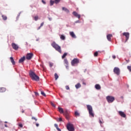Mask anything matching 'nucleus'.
Returning a JSON list of instances; mask_svg holds the SVG:
<instances>
[{"label":"nucleus","instance_id":"obj_1","mask_svg":"<svg viewBox=\"0 0 131 131\" xmlns=\"http://www.w3.org/2000/svg\"><path fill=\"white\" fill-rule=\"evenodd\" d=\"M29 75H30L32 80H35V81H39V77L37 75L35 74L34 72L30 70L29 73Z\"/></svg>","mask_w":131,"mask_h":131},{"label":"nucleus","instance_id":"obj_2","mask_svg":"<svg viewBox=\"0 0 131 131\" xmlns=\"http://www.w3.org/2000/svg\"><path fill=\"white\" fill-rule=\"evenodd\" d=\"M51 46H52V47H53L54 48V49H55V50H56V51H57L60 54L62 53V51L61 50V46H59V45L57 44L56 43V42L53 41L51 43Z\"/></svg>","mask_w":131,"mask_h":131},{"label":"nucleus","instance_id":"obj_3","mask_svg":"<svg viewBox=\"0 0 131 131\" xmlns=\"http://www.w3.org/2000/svg\"><path fill=\"white\" fill-rule=\"evenodd\" d=\"M87 109L89 111L90 116L94 117L95 116V114L93 112V107H92V105H88Z\"/></svg>","mask_w":131,"mask_h":131},{"label":"nucleus","instance_id":"obj_4","mask_svg":"<svg viewBox=\"0 0 131 131\" xmlns=\"http://www.w3.org/2000/svg\"><path fill=\"white\" fill-rule=\"evenodd\" d=\"M106 99L108 102L111 103L114 101L115 98L114 96H112L111 95H108V96L106 97Z\"/></svg>","mask_w":131,"mask_h":131},{"label":"nucleus","instance_id":"obj_5","mask_svg":"<svg viewBox=\"0 0 131 131\" xmlns=\"http://www.w3.org/2000/svg\"><path fill=\"white\" fill-rule=\"evenodd\" d=\"M67 128L68 130H69V131H74L75 130L74 127H73V125L71 124H68L67 125Z\"/></svg>","mask_w":131,"mask_h":131},{"label":"nucleus","instance_id":"obj_6","mask_svg":"<svg viewBox=\"0 0 131 131\" xmlns=\"http://www.w3.org/2000/svg\"><path fill=\"white\" fill-rule=\"evenodd\" d=\"M79 63V60L77 58H74L71 61L72 66H74L75 64H78Z\"/></svg>","mask_w":131,"mask_h":131},{"label":"nucleus","instance_id":"obj_7","mask_svg":"<svg viewBox=\"0 0 131 131\" xmlns=\"http://www.w3.org/2000/svg\"><path fill=\"white\" fill-rule=\"evenodd\" d=\"M123 36H125L126 37L125 42H127L129 38L130 34L128 32H124L123 33Z\"/></svg>","mask_w":131,"mask_h":131},{"label":"nucleus","instance_id":"obj_8","mask_svg":"<svg viewBox=\"0 0 131 131\" xmlns=\"http://www.w3.org/2000/svg\"><path fill=\"white\" fill-rule=\"evenodd\" d=\"M33 57V53H29L27 54L26 58L27 60H31Z\"/></svg>","mask_w":131,"mask_h":131},{"label":"nucleus","instance_id":"obj_9","mask_svg":"<svg viewBox=\"0 0 131 131\" xmlns=\"http://www.w3.org/2000/svg\"><path fill=\"white\" fill-rule=\"evenodd\" d=\"M114 72L115 74H116V75H119L120 74V70L119 68L115 67L114 69Z\"/></svg>","mask_w":131,"mask_h":131},{"label":"nucleus","instance_id":"obj_10","mask_svg":"<svg viewBox=\"0 0 131 131\" xmlns=\"http://www.w3.org/2000/svg\"><path fill=\"white\" fill-rule=\"evenodd\" d=\"M62 114H63L64 116H65L67 119H69V114L68 113V110H66L65 112L63 111V113H62Z\"/></svg>","mask_w":131,"mask_h":131},{"label":"nucleus","instance_id":"obj_11","mask_svg":"<svg viewBox=\"0 0 131 131\" xmlns=\"http://www.w3.org/2000/svg\"><path fill=\"white\" fill-rule=\"evenodd\" d=\"M72 14L76 17V18H78V19H80V14H78L76 11H74L72 13Z\"/></svg>","mask_w":131,"mask_h":131},{"label":"nucleus","instance_id":"obj_12","mask_svg":"<svg viewBox=\"0 0 131 131\" xmlns=\"http://www.w3.org/2000/svg\"><path fill=\"white\" fill-rule=\"evenodd\" d=\"M12 47L13 50H15V51H17V50H18L19 49V46L15 43H12Z\"/></svg>","mask_w":131,"mask_h":131},{"label":"nucleus","instance_id":"obj_13","mask_svg":"<svg viewBox=\"0 0 131 131\" xmlns=\"http://www.w3.org/2000/svg\"><path fill=\"white\" fill-rule=\"evenodd\" d=\"M119 114L121 116L123 117V118H125L126 117V114L124 113V112H122V111H119L118 112Z\"/></svg>","mask_w":131,"mask_h":131},{"label":"nucleus","instance_id":"obj_14","mask_svg":"<svg viewBox=\"0 0 131 131\" xmlns=\"http://www.w3.org/2000/svg\"><path fill=\"white\" fill-rule=\"evenodd\" d=\"M70 35H71L73 38H76V35H75L74 32L73 31L70 32Z\"/></svg>","mask_w":131,"mask_h":131},{"label":"nucleus","instance_id":"obj_15","mask_svg":"<svg viewBox=\"0 0 131 131\" xmlns=\"http://www.w3.org/2000/svg\"><path fill=\"white\" fill-rule=\"evenodd\" d=\"M25 59H26V57L25 56L22 57L18 61L19 63H23L25 61Z\"/></svg>","mask_w":131,"mask_h":131},{"label":"nucleus","instance_id":"obj_16","mask_svg":"<svg viewBox=\"0 0 131 131\" xmlns=\"http://www.w3.org/2000/svg\"><path fill=\"white\" fill-rule=\"evenodd\" d=\"M111 37H113V35L112 34H108L107 35L106 37L108 41H111Z\"/></svg>","mask_w":131,"mask_h":131},{"label":"nucleus","instance_id":"obj_17","mask_svg":"<svg viewBox=\"0 0 131 131\" xmlns=\"http://www.w3.org/2000/svg\"><path fill=\"white\" fill-rule=\"evenodd\" d=\"M62 11H64L66 13H67V14H69V13H70V11H69V10L65 7H62Z\"/></svg>","mask_w":131,"mask_h":131},{"label":"nucleus","instance_id":"obj_18","mask_svg":"<svg viewBox=\"0 0 131 131\" xmlns=\"http://www.w3.org/2000/svg\"><path fill=\"white\" fill-rule=\"evenodd\" d=\"M10 59L12 65H15L16 64V62H15V60H14V58H13V57H11Z\"/></svg>","mask_w":131,"mask_h":131},{"label":"nucleus","instance_id":"obj_19","mask_svg":"<svg viewBox=\"0 0 131 131\" xmlns=\"http://www.w3.org/2000/svg\"><path fill=\"white\" fill-rule=\"evenodd\" d=\"M58 110L59 112H60V113H64V110H63V108H62V107L58 106Z\"/></svg>","mask_w":131,"mask_h":131},{"label":"nucleus","instance_id":"obj_20","mask_svg":"<svg viewBox=\"0 0 131 131\" xmlns=\"http://www.w3.org/2000/svg\"><path fill=\"white\" fill-rule=\"evenodd\" d=\"M75 88L77 90H78V89H80V88H81V84H80V83H78L77 84H76Z\"/></svg>","mask_w":131,"mask_h":131},{"label":"nucleus","instance_id":"obj_21","mask_svg":"<svg viewBox=\"0 0 131 131\" xmlns=\"http://www.w3.org/2000/svg\"><path fill=\"white\" fill-rule=\"evenodd\" d=\"M95 88L96 89H97L98 90H99L100 89H101V87L100 85H99V84H96Z\"/></svg>","mask_w":131,"mask_h":131},{"label":"nucleus","instance_id":"obj_22","mask_svg":"<svg viewBox=\"0 0 131 131\" xmlns=\"http://www.w3.org/2000/svg\"><path fill=\"white\" fill-rule=\"evenodd\" d=\"M4 92H6V88H0V93H4Z\"/></svg>","mask_w":131,"mask_h":131},{"label":"nucleus","instance_id":"obj_23","mask_svg":"<svg viewBox=\"0 0 131 131\" xmlns=\"http://www.w3.org/2000/svg\"><path fill=\"white\" fill-rule=\"evenodd\" d=\"M66 38V37H65V35H60V39H62V40H65Z\"/></svg>","mask_w":131,"mask_h":131},{"label":"nucleus","instance_id":"obj_24","mask_svg":"<svg viewBox=\"0 0 131 131\" xmlns=\"http://www.w3.org/2000/svg\"><path fill=\"white\" fill-rule=\"evenodd\" d=\"M54 126L55 127H56V129L58 130V131H61V129H60L58 126V125L57 124H54Z\"/></svg>","mask_w":131,"mask_h":131},{"label":"nucleus","instance_id":"obj_25","mask_svg":"<svg viewBox=\"0 0 131 131\" xmlns=\"http://www.w3.org/2000/svg\"><path fill=\"white\" fill-rule=\"evenodd\" d=\"M67 55H68V53H67V52H65L62 56H61L62 59H64V58L66 57V56H67Z\"/></svg>","mask_w":131,"mask_h":131},{"label":"nucleus","instance_id":"obj_26","mask_svg":"<svg viewBox=\"0 0 131 131\" xmlns=\"http://www.w3.org/2000/svg\"><path fill=\"white\" fill-rule=\"evenodd\" d=\"M63 62L66 65H69V63L68 62V60H67V59L65 58L63 60Z\"/></svg>","mask_w":131,"mask_h":131},{"label":"nucleus","instance_id":"obj_27","mask_svg":"<svg viewBox=\"0 0 131 131\" xmlns=\"http://www.w3.org/2000/svg\"><path fill=\"white\" fill-rule=\"evenodd\" d=\"M55 4V1H53V0H50V6H53V5H54Z\"/></svg>","mask_w":131,"mask_h":131},{"label":"nucleus","instance_id":"obj_28","mask_svg":"<svg viewBox=\"0 0 131 131\" xmlns=\"http://www.w3.org/2000/svg\"><path fill=\"white\" fill-rule=\"evenodd\" d=\"M2 17L3 19V20H4L5 21H6V20H7V19H8V17H7V16H5L4 15H2Z\"/></svg>","mask_w":131,"mask_h":131},{"label":"nucleus","instance_id":"obj_29","mask_svg":"<svg viewBox=\"0 0 131 131\" xmlns=\"http://www.w3.org/2000/svg\"><path fill=\"white\" fill-rule=\"evenodd\" d=\"M54 76H55V80H57V79L59 78V76H58V74L57 73H55Z\"/></svg>","mask_w":131,"mask_h":131},{"label":"nucleus","instance_id":"obj_30","mask_svg":"<svg viewBox=\"0 0 131 131\" xmlns=\"http://www.w3.org/2000/svg\"><path fill=\"white\" fill-rule=\"evenodd\" d=\"M54 2H55V4L57 5L59 4L60 2H61V0H54Z\"/></svg>","mask_w":131,"mask_h":131},{"label":"nucleus","instance_id":"obj_31","mask_svg":"<svg viewBox=\"0 0 131 131\" xmlns=\"http://www.w3.org/2000/svg\"><path fill=\"white\" fill-rule=\"evenodd\" d=\"M41 95H42V96H43V97H46V93H45V92L43 91H41Z\"/></svg>","mask_w":131,"mask_h":131},{"label":"nucleus","instance_id":"obj_32","mask_svg":"<svg viewBox=\"0 0 131 131\" xmlns=\"http://www.w3.org/2000/svg\"><path fill=\"white\" fill-rule=\"evenodd\" d=\"M50 104L52 106V107H54V108H56V105H55V104H54V103H53L52 102H51Z\"/></svg>","mask_w":131,"mask_h":131},{"label":"nucleus","instance_id":"obj_33","mask_svg":"<svg viewBox=\"0 0 131 131\" xmlns=\"http://www.w3.org/2000/svg\"><path fill=\"white\" fill-rule=\"evenodd\" d=\"M75 116H79V113L77 111H76L75 112Z\"/></svg>","mask_w":131,"mask_h":131},{"label":"nucleus","instance_id":"obj_34","mask_svg":"<svg viewBox=\"0 0 131 131\" xmlns=\"http://www.w3.org/2000/svg\"><path fill=\"white\" fill-rule=\"evenodd\" d=\"M98 55V51H96L94 52V56L97 57Z\"/></svg>","mask_w":131,"mask_h":131},{"label":"nucleus","instance_id":"obj_35","mask_svg":"<svg viewBox=\"0 0 131 131\" xmlns=\"http://www.w3.org/2000/svg\"><path fill=\"white\" fill-rule=\"evenodd\" d=\"M49 66L50 67H53L54 66V63L51 62H49Z\"/></svg>","mask_w":131,"mask_h":131},{"label":"nucleus","instance_id":"obj_36","mask_svg":"<svg viewBox=\"0 0 131 131\" xmlns=\"http://www.w3.org/2000/svg\"><path fill=\"white\" fill-rule=\"evenodd\" d=\"M99 123L100 124H102L103 123H104L103 120L102 119V120H101V119H99Z\"/></svg>","mask_w":131,"mask_h":131},{"label":"nucleus","instance_id":"obj_37","mask_svg":"<svg viewBox=\"0 0 131 131\" xmlns=\"http://www.w3.org/2000/svg\"><path fill=\"white\" fill-rule=\"evenodd\" d=\"M76 23H80V20H78L75 21L74 23V25H75V24H76Z\"/></svg>","mask_w":131,"mask_h":131},{"label":"nucleus","instance_id":"obj_38","mask_svg":"<svg viewBox=\"0 0 131 131\" xmlns=\"http://www.w3.org/2000/svg\"><path fill=\"white\" fill-rule=\"evenodd\" d=\"M57 121H59L60 122L63 121V120H62V118H59L58 120H57Z\"/></svg>","mask_w":131,"mask_h":131},{"label":"nucleus","instance_id":"obj_39","mask_svg":"<svg viewBox=\"0 0 131 131\" xmlns=\"http://www.w3.org/2000/svg\"><path fill=\"white\" fill-rule=\"evenodd\" d=\"M34 20L35 21H37V20H38V17L37 16H35Z\"/></svg>","mask_w":131,"mask_h":131},{"label":"nucleus","instance_id":"obj_40","mask_svg":"<svg viewBox=\"0 0 131 131\" xmlns=\"http://www.w3.org/2000/svg\"><path fill=\"white\" fill-rule=\"evenodd\" d=\"M127 69L130 72H131V66H128Z\"/></svg>","mask_w":131,"mask_h":131},{"label":"nucleus","instance_id":"obj_41","mask_svg":"<svg viewBox=\"0 0 131 131\" xmlns=\"http://www.w3.org/2000/svg\"><path fill=\"white\" fill-rule=\"evenodd\" d=\"M20 14H21V12L19 13V14L17 15V16L16 17V19L18 20L19 19V17H20Z\"/></svg>","mask_w":131,"mask_h":131},{"label":"nucleus","instance_id":"obj_42","mask_svg":"<svg viewBox=\"0 0 131 131\" xmlns=\"http://www.w3.org/2000/svg\"><path fill=\"white\" fill-rule=\"evenodd\" d=\"M32 120H35V121H37V119H36L35 117H32Z\"/></svg>","mask_w":131,"mask_h":131},{"label":"nucleus","instance_id":"obj_43","mask_svg":"<svg viewBox=\"0 0 131 131\" xmlns=\"http://www.w3.org/2000/svg\"><path fill=\"white\" fill-rule=\"evenodd\" d=\"M34 94L35 95V96H39V94H38V93L35 92Z\"/></svg>","mask_w":131,"mask_h":131},{"label":"nucleus","instance_id":"obj_44","mask_svg":"<svg viewBox=\"0 0 131 131\" xmlns=\"http://www.w3.org/2000/svg\"><path fill=\"white\" fill-rule=\"evenodd\" d=\"M65 66H66V69H69V64H66Z\"/></svg>","mask_w":131,"mask_h":131},{"label":"nucleus","instance_id":"obj_45","mask_svg":"<svg viewBox=\"0 0 131 131\" xmlns=\"http://www.w3.org/2000/svg\"><path fill=\"white\" fill-rule=\"evenodd\" d=\"M66 89L67 90H70V88H69V86H68V85L66 86Z\"/></svg>","mask_w":131,"mask_h":131},{"label":"nucleus","instance_id":"obj_46","mask_svg":"<svg viewBox=\"0 0 131 131\" xmlns=\"http://www.w3.org/2000/svg\"><path fill=\"white\" fill-rule=\"evenodd\" d=\"M42 4H43V5H46V1H45L44 0H42L41 1Z\"/></svg>","mask_w":131,"mask_h":131},{"label":"nucleus","instance_id":"obj_47","mask_svg":"<svg viewBox=\"0 0 131 131\" xmlns=\"http://www.w3.org/2000/svg\"><path fill=\"white\" fill-rule=\"evenodd\" d=\"M43 24H44L43 22L41 23L40 27H42V26H43Z\"/></svg>","mask_w":131,"mask_h":131},{"label":"nucleus","instance_id":"obj_48","mask_svg":"<svg viewBox=\"0 0 131 131\" xmlns=\"http://www.w3.org/2000/svg\"><path fill=\"white\" fill-rule=\"evenodd\" d=\"M19 126L20 127H23V125L22 124H19Z\"/></svg>","mask_w":131,"mask_h":131},{"label":"nucleus","instance_id":"obj_49","mask_svg":"<svg viewBox=\"0 0 131 131\" xmlns=\"http://www.w3.org/2000/svg\"><path fill=\"white\" fill-rule=\"evenodd\" d=\"M112 57H113V58H114V59H115L116 56V55H113Z\"/></svg>","mask_w":131,"mask_h":131},{"label":"nucleus","instance_id":"obj_50","mask_svg":"<svg viewBox=\"0 0 131 131\" xmlns=\"http://www.w3.org/2000/svg\"><path fill=\"white\" fill-rule=\"evenodd\" d=\"M36 126H37V127H38V126H39V124L36 123Z\"/></svg>","mask_w":131,"mask_h":131},{"label":"nucleus","instance_id":"obj_51","mask_svg":"<svg viewBox=\"0 0 131 131\" xmlns=\"http://www.w3.org/2000/svg\"><path fill=\"white\" fill-rule=\"evenodd\" d=\"M49 21H52V17H48Z\"/></svg>","mask_w":131,"mask_h":131},{"label":"nucleus","instance_id":"obj_52","mask_svg":"<svg viewBox=\"0 0 131 131\" xmlns=\"http://www.w3.org/2000/svg\"><path fill=\"white\" fill-rule=\"evenodd\" d=\"M40 28H41V27L39 26L38 27V28L37 29V30H39V29H40Z\"/></svg>","mask_w":131,"mask_h":131},{"label":"nucleus","instance_id":"obj_53","mask_svg":"<svg viewBox=\"0 0 131 131\" xmlns=\"http://www.w3.org/2000/svg\"><path fill=\"white\" fill-rule=\"evenodd\" d=\"M4 125H5V127H8V125L7 124H5Z\"/></svg>","mask_w":131,"mask_h":131},{"label":"nucleus","instance_id":"obj_54","mask_svg":"<svg viewBox=\"0 0 131 131\" xmlns=\"http://www.w3.org/2000/svg\"><path fill=\"white\" fill-rule=\"evenodd\" d=\"M38 40H39V38H38V39H36V41H38Z\"/></svg>","mask_w":131,"mask_h":131},{"label":"nucleus","instance_id":"obj_55","mask_svg":"<svg viewBox=\"0 0 131 131\" xmlns=\"http://www.w3.org/2000/svg\"><path fill=\"white\" fill-rule=\"evenodd\" d=\"M83 84H84V85H86V83L84 82H83Z\"/></svg>","mask_w":131,"mask_h":131},{"label":"nucleus","instance_id":"obj_56","mask_svg":"<svg viewBox=\"0 0 131 131\" xmlns=\"http://www.w3.org/2000/svg\"><path fill=\"white\" fill-rule=\"evenodd\" d=\"M27 46H28V43L27 42H26Z\"/></svg>","mask_w":131,"mask_h":131},{"label":"nucleus","instance_id":"obj_57","mask_svg":"<svg viewBox=\"0 0 131 131\" xmlns=\"http://www.w3.org/2000/svg\"><path fill=\"white\" fill-rule=\"evenodd\" d=\"M21 112L22 113H24V111L23 110Z\"/></svg>","mask_w":131,"mask_h":131},{"label":"nucleus","instance_id":"obj_58","mask_svg":"<svg viewBox=\"0 0 131 131\" xmlns=\"http://www.w3.org/2000/svg\"><path fill=\"white\" fill-rule=\"evenodd\" d=\"M5 123H8V122L7 121H5Z\"/></svg>","mask_w":131,"mask_h":131},{"label":"nucleus","instance_id":"obj_59","mask_svg":"<svg viewBox=\"0 0 131 131\" xmlns=\"http://www.w3.org/2000/svg\"><path fill=\"white\" fill-rule=\"evenodd\" d=\"M60 96L61 98H63V96H62V95H60Z\"/></svg>","mask_w":131,"mask_h":131},{"label":"nucleus","instance_id":"obj_60","mask_svg":"<svg viewBox=\"0 0 131 131\" xmlns=\"http://www.w3.org/2000/svg\"><path fill=\"white\" fill-rule=\"evenodd\" d=\"M87 71V70H85V71H84V72L85 73V72Z\"/></svg>","mask_w":131,"mask_h":131},{"label":"nucleus","instance_id":"obj_61","mask_svg":"<svg viewBox=\"0 0 131 131\" xmlns=\"http://www.w3.org/2000/svg\"><path fill=\"white\" fill-rule=\"evenodd\" d=\"M100 131H105L104 130H101Z\"/></svg>","mask_w":131,"mask_h":131},{"label":"nucleus","instance_id":"obj_62","mask_svg":"<svg viewBox=\"0 0 131 131\" xmlns=\"http://www.w3.org/2000/svg\"><path fill=\"white\" fill-rule=\"evenodd\" d=\"M127 62H129V60H127Z\"/></svg>","mask_w":131,"mask_h":131}]
</instances>
